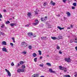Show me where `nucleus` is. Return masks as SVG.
Instances as JSON below:
<instances>
[{
	"label": "nucleus",
	"instance_id": "obj_7",
	"mask_svg": "<svg viewBox=\"0 0 77 77\" xmlns=\"http://www.w3.org/2000/svg\"><path fill=\"white\" fill-rule=\"evenodd\" d=\"M39 77V74H35L33 75L32 77Z\"/></svg>",
	"mask_w": 77,
	"mask_h": 77
},
{
	"label": "nucleus",
	"instance_id": "obj_6",
	"mask_svg": "<svg viewBox=\"0 0 77 77\" xmlns=\"http://www.w3.org/2000/svg\"><path fill=\"white\" fill-rule=\"evenodd\" d=\"M2 50L3 51L7 52V49L5 47L4 48H2Z\"/></svg>",
	"mask_w": 77,
	"mask_h": 77
},
{
	"label": "nucleus",
	"instance_id": "obj_35",
	"mask_svg": "<svg viewBox=\"0 0 77 77\" xmlns=\"http://www.w3.org/2000/svg\"><path fill=\"white\" fill-rule=\"evenodd\" d=\"M74 42H75V43H77V39L75 38Z\"/></svg>",
	"mask_w": 77,
	"mask_h": 77
},
{
	"label": "nucleus",
	"instance_id": "obj_40",
	"mask_svg": "<svg viewBox=\"0 0 77 77\" xmlns=\"http://www.w3.org/2000/svg\"><path fill=\"white\" fill-rule=\"evenodd\" d=\"M12 66H14V62H12V63L11 64Z\"/></svg>",
	"mask_w": 77,
	"mask_h": 77
},
{
	"label": "nucleus",
	"instance_id": "obj_50",
	"mask_svg": "<svg viewBox=\"0 0 77 77\" xmlns=\"http://www.w3.org/2000/svg\"><path fill=\"white\" fill-rule=\"evenodd\" d=\"M74 74H75V75H77V72H75L74 73Z\"/></svg>",
	"mask_w": 77,
	"mask_h": 77
},
{
	"label": "nucleus",
	"instance_id": "obj_22",
	"mask_svg": "<svg viewBox=\"0 0 77 77\" xmlns=\"http://www.w3.org/2000/svg\"><path fill=\"white\" fill-rule=\"evenodd\" d=\"M46 65H48V66H51V64L48 63H46Z\"/></svg>",
	"mask_w": 77,
	"mask_h": 77
},
{
	"label": "nucleus",
	"instance_id": "obj_64",
	"mask_svg": "<svg viewBox=\"0 0 77 77\" xmlns=\"http://www.w3.org/2000/svg\"><path fill=\"white\" fill-rule=\"evenodd\" d=\"M10 20H12V19H10Z\"/></svg>",
	"mask_w": 77,
	"mask_h": 77
},
{
	"label": "nucleus",
	"instance_id": "obj_46",
	"mask_svg": "<svg viewBox=\"0 0 77 77\" xmlns=\"http://www.w3.org/2000/svg\"><path fill=\"white\" fill-rule=\"evenodd\" d=\"M72 9H75V7L74 6H72Z\"/></svg>",
	"mask_w": 77,
	"mask_h": 77
},
{
	"label": "nucleus",
	"instance_id": "obj_59",
	"mask_svg": "<svg viewBox=\"0 0 77 77\" xmlns=\"http://www.w3.org/2000/svg\"><path fill=\"white\" fill-rule=\"evenodd\" d=\"M64 27H63V28H61V30L62 29H64Z\"/></svg>",
	"mask_w": 77,
	"mask_h": 77
},
{
	"label": "nucleus",
	"instance_id": "obj_16",
	"mask_svg": "<svg viewBox=\"0 0 77 77\" xmlns=\"http://www.w3.org/2000/svg\"><path fill=\"white\" fill-rule=\"evenodd\" d=\"M8 76L9 77H11V72H8Z\"/></svg>",
	"mask_w": 77,
	"mask_h": 77
},
{
	"label": "nucleus",
	"instance_id": "obj_4",
	"mask_svg": "<svg viewBox=\"0 0 77 77\" xmlns=\"http://www.w3.org/2000/svg\"><path fill=\"white\" fill-rule=\"evenodd\" d=\"M49 72H50V73H54L56 74V71L53 70V69L51 68H50L49 69Z\"/></svg>",
	"mask_w": 77,
	"mask_h": 77
},
{
	"label": "nucleus",
	"instance_id": "obj_28",
	"mask_svg": "<svg viewBox=\"0 0 77 77\" xmlns=\"http://www.w3.org/2000/svg\"><path fill=\"white\" fill-rule=\"evenodd\" d=\"M65 77H71L70 75H65Z\"/></svg>",
	"mask_w": 77,
	"mask_h": 77
},
{
	"label": "nucleus",
	"instance_id": "obj_56",
	"mask_svg": "<svg viewBox=\"0 0 77 77\" xmlns=\"http://www.w3.org/2000/svg\"><path fill=\"white\" fill-rule=\"evenodd\" d=\"M67 29H70V27H68L67 28Z\"/></svg>",
	"mask_w": 77,
	"mask_h": 77
},
{
	"label": "nucleus",
	"instance_id": "obj_44",
	"mask_svg": "<svg viewBox=\"0 0 77 77\" xmlns=\"http://www.w3.org/2000/svg\"><path fill=\"white\" fill-rule=\"evenodd\" d=\"M23 54H26V52H25V51H23Z\"/></svg>",
	"mask_w": 77,
	"mask_h": 77
},
{
	"label": "nucleus",
	"instance_id": "obj_52",
	"mask_svg": "<svg viewBox=\"0 0 77 77\" xmlns=\"http://www.w3.org/2000/svg\"><path fill=\"white\" fill-rule=\"evenodd\" d=\"M35 37H36V35H34L32 37L33 38H35Z\"/></svg>",
	"mask_w": 77,
	"mask_h": 77
},
{
	"label": "nucleus",
	"instance_id": "obj_53",
	"mask_svg": "<svg viewBox=\"0 0 77 77\" xmlns=\"http://www.w3.org/2000/svg\"><path fill=\"white\" fill-rule=\"evenodd\" d=\"M4 12H6V10H4Z\"/></svg>",
	"mask_w": 77,
	"mask_h": 77
},
{
	"label": "nucleus",
	"instance_id": "obj_38",
	"mask_svg": "<svg viewBox=\"0 0 77 77\" xmlns=\"http://www.w3.org/2000/svg\"><path fill=\"white\" fill-rule=\"evenodd\" d=\"M73 42L74 41H73V40H72V39H71L70 40V42H71V43H72V42Z\"/></svg>",
	"mask_w": 77,
	"mask_h": 77
},
{
	"label": "nucleus",
	"instance_id": "obj_18",
	"mask_svg": "<svg viewBox=\"0 0 77 77\" xmlns=\"http://www.w3.org/2000/svg\"><path fill=\"white\" fill-rule=\"evenodd\" d=\"M17 72H19V73H20V72H21V69H18L17 70Z\"/></svg>",
	"mask_w": 77,
	"mask_h": 77
},
{
	"label": "nucleus",
	"instance_id": "obj_11",
	"mask_svg": "<svg viewBox=\"0 0 77 77\" xmlns=\"http://www.w3.org/2000/svg\"><path fill=\"white\" fill-rule=\"evenodd\" d=\"M28 35L30 38H31L32 36H33V34L32 32L29 33H28Z\"/></svg>",
	"mask_w": 77,
	"mask_h": 77
},
{
	"label": "nucleus",
	"instance_id": "obj_9",
	"mask_svg": "<svg viewBox=\"0 0 77 77\" xmlns=\"http://www.w3.org/2000/svg\"><path fill=\"white\" fill-rule=\"evenodd\" d=\"M27 15H28V16L29 17V18H30V17L31 16V15H32V13L30 12H28V14H27Z\"/></svg>",
	"mask_w": 77,
	"mask_h": 77
},
{
	"label": "nucleus",
	"instance_id": "obj_12",
	"mask_svg": "<svg viewBox=\"0 0 77 77\" xmlns=\"http://www.w3.org/2000/svg\"><path fill=\"white\" fill-rule=\"evenodd\" d=\"M2 44L4 45H6V42L5 41H3L2 42Z\"/></svg>",
	"mask_w": 77,
	"mask_h": 77
},
{
	"label": "nucleus",
	"instance_id": "obj_5",
	"mask_svg": "<svg viewBox=\"0 0 77 77\" xmlns=\"http://www.w3.org/2000/svg\"><path fill=\"white\" fill-rule=\"evenodd\" d=\"M50 4L51 5H52L53 6H54V5H56L55 2H53V1H51L50 3Z\"/></svg>",
	"mask_w": 77,
	"mask_h": 77
},
{
	"label": "nucleus",
	"instance_id": "obj_25",
	"mask_svg": "<svg viewBox=\"0 0 77 77\" xmlns=\"http://www.w3.org/2000/svg\"><path fill=\"white\" fill-rule=\"evenodd\" d=\"M38 52L39 53V55H41L42 54V53L41 52V51H38Z\"/></svg>",
	"mask_w": 77,
	"mask_h": 77
},
{
	"label": "nucleus",
	"instance_id": "obj_57",
	"mask_svg": "<svg viewBox=\"0 0 77 77\" xmlns=\"http://www.w3.org/2000/svg\"><path fill=\"white\" fill-rule=\"evenodd\" d=\"M46 56L47 57H50V56H49V55H46Z\"/></svg>",
	"mask_w": 77,
	"mask_h": 77
},
{
	"label": "nucleus",
	"instance_id": "obj_43",
	"mask_svg": "<svg viewBox=\"0 0 77 77\" xmlns=\"http://www.w3.org/2000/svg\"><path fill=\"white\" fill-rule=\"evenodd\" d=\"M47 19V16H46L45 17V18L44 19L45 20H46Z\"/></svg>",
	"mask_w": 77,
	"mask_h": 77
},
{
	"label": "nucleus",
	"instance_id": "obj_23",
	"mask_svg": "<svg viewBox=\"0 0 77 77\" xmlns=\"http://www.w3.org/2000/svg\"><path fill=\"white\" fill-rule=\"evenodd\" d=\"M73 5L75 7V6H77V3H73Z\"/></svg>",
	"mask_w": 77,
	"mask_h": 77
},
{
	"label": "nucleus",
	"instance_id": "obj_21",
	"mask_svg": "<svg viewBox=\"0 0 77 77\" xmlns=\"http://www.w3.org/2000/svg\"><path fill=\"white\" fill-rule=\"evenodd\" d=\"M37 60H38V58H37V57L35 58L34 59V62H37Z\"/></svg>",
	"mask_w": 77,
	"mask_h": 77
},
{
	"label": "nucleus",
	"instance_id": "obj_31",
	"mask_svg": "<svg viewBox=\"0 0 77 77\" xmlns=\"http://www.w3.org/2000/svg\"><path fill=\"white\" fill-rule=\"evenodd\" d=\"M41 21H44L45 20H44V18L42 17L41 18Z\"/></svg>",
	"mask_w": 77,
	"mask_h": 77
},
{
	"label": "nucleus",
	"instance_id": "obj_41",
	"mask_svg": "<svg viewBox=\"0 0 77 77\" xmlns=\"http://www.w3.org/2000/svg\"><path fill=\"white\" fill-rule=\"evenodd\" d=\"M3 17L2 16V15L0 13V18H2Z\"/></svg>",
	"mask_w": 77,
	"mask_h": 77
},
{
	"label": "nucleus",
	"instance_id": "obj_19",
	"mask_svg": "<svg viewBox=\"0 0 77 77\" xmlns=\"http://www.w3.org/2000/svg\"><path fill=\"white\" fill-rule=\"evenodd\" d=\"M41 38L42 40H45V39H46V37H41Z\"/></svg>",
	"mask_w": 77,
	"mask_h": 77
},
{
	"label": "nucleus",
	"instance_id": "obj_26",
	"mask_svg": "<svg viewBox=\"0 0 77 77\" xmlns=\"http://www.w3.org/2000/svg\"><path fill=\"white\" fill-rule=\"evenodd\" d=\"M39 66L41 67H43V66H44V64L43 63H42V64H39Z\"/></svg>",
	"mask_w": 77,
	"mask_h": 77
},
{
	"label": "nucleus",
	"instance_id": "obj_34",
	"mask_svg": "<svg viewBox=\"0 0 77 77\" xmlns=\"http://www.w3.org/2000/svg\"><path fill=\"white\" fill-rule=\"evenodd\" d=\"M10 23V22H9V21H8L7 22H6V24H9Z\"/></svg>",
	"mask_w": 77,
	"mask_h": 77
},
{
	"label": "nucleus",
	"instance_id": "obj_45",
	"mask_svg": "<svg viewBox=\"0 0 77 77\" xmlns=\"http://www.w3.org/2000/svg\"><path fill=\"white\" fill-rule=\"evenodd\" d=\"M10 44L12 46H13V45H14V44L12 43H10Z\"/></svg>",
	"mask_w": 77,
	"mask_h": 77
},
{
	"label": "nucleus",
	"instance_id": "obj_24",
	"mask_svg": "<svg viewBox=\"0 0 77 77\" xmlns=\"http://www.w3.org/2000/svg\"><path fill=\"white\" fill-rule=\"evenodd\" d=\"M20 65H23V64L24 63V62H23V61H21L20 62Z\"/></svg>",
	"mask_w": 77,
	"mask_h": 77
},
{
	"label": "nucleus",
	"instance_id": "obj_42",
	"mask_svg": "<svg viewBox=\"0 0 77 77\" xmlns=\"http://www.w3.org/2000/svg\"><path fill=\"white\" fill-rule=\"evenodd\" d=\"M67 0H63V3H66V2Z\"/></svg>",
	"mask_w": 77,
	"mask_h": 77
},
{
	"label": "nucleus",
	"instance_id": "obj_63",
	"mask_svg": "<svg viewBox=\"0 0 77 77\" xmlns=\"http://www.w3.org/2000/svg\"><path fill=\"white\" fill-rule=\"evenodd\" d=\"M13 19H14V17H13Z\"/></svg>",
	"mask_w": 77,
	"mask_h": 77
},
{
	"label": "nucleus",
	"instance_id": "obj_3",
	"mask_svg": "<svg viewBox=\"0 0 77 77\" xmlns=\"http://www.w3.org/2000/svg\"><path fill=\"white\" fill-rule=\"evenodd\" d=\"M64 60L67 62H71V60L69 57H68V58H65Z\"/></svg>",
	"mask_w": 77,
	"mask_h": 77
},
{
	"label": "nucleus",
	"instance_id": "obj_2",
	"mask_svg": "<svg viewBox=\"0 0 77 77\" xmlns=\"http://www.w3.org/2000/svg\"><path fill=\"white\" fill-rule=\"evenodd\" d=\"M59 68L60 69V70H63L64 72H66V71H67V69H66V68L63 67L61 66H59Z\"/></svg>",
	"mask_w": 77,
	"mask_h": 77
},
{
	"label": "nucleus",
	"instance_id": "obj_27",
	"mask_svg": "<svg viewBox=\"0 0 77 77\" xmlns=\"http://www.w3.org/2000/svg\"><path fill=\"white\" fill-rule=\"evenodd\" d=\"M32 46L30 45H29L28 46V48H29V50H31V49H32Z\"/></svg>",
	"mask_w": 77,
	"mask_h": 77
},
{
	"label": "nucleus",
	"instance_id": "obj_14",
	"mask_svg": "<svg viewBox=\"0 0 77 77\" xmlns=\"http://www.w3.org/2000/svg\"><path fill=\"white\" fill-rule=\"evenodd\" d=\"M66 14L67 15V17H69V16H71V14H70V13L69 12L66 13Z\"/></svg>",
	"mask_w": 77,
	"mask_h": 77
},
{
	"label": "nucleus",
	"instance_id": "obj_15",
	"mask_svg": "<svg viewBox=\"0 0 77 77\" xmlns=\"http://www.w3.org/2000/svg\"><path fill=\"white\" fill-rule=\"evenodd\" d=\"M51 38L52 39H53L54 40H56V39H57V38L55 37H51Z\"/></svg>",
	"mask_w": 77,
	"mask_h": 77
},
{
	"label": "nucleus",
	"instance_id": "obj_13",
	"mask_svg": "<svg viewBox=\"0 0 77 77\" xmlns=\"http://www.w3.org/2000/svg\"><path fill=\"white\" fill-rule=\"evenodd\" d=\"M32 56L33 57H36L37 56V55L35 53H34L33 54H32Z\"/></svg>",
	"mask_w": 77,
	"mask_h": 77
},
{
	"label": "nucleus",
	"instance_id": "obj_49",
	"mask_svg": "<svg viewBox=\"0 0 77 77\" xmlns=\"http://www.w3.org/2000/svg\"><path fill=\"white\" fill-rule=\"evenodd\" d=\"M70 26L72 28H73V26L72 25H71Z\"/></svg>",
	"mask_w": 77,
	"mask_h": 77
},
{
	"label": "nucleus",
	"instance_id": "obj_20",
	"mask_svg": "<svg viewBox=\"0 0 77 77\" xmlns=\"http://www.w3.org/2000/svg\"><path fill=\"white\" fill-rule=\"evenodd\" d=\"M21 72H24L25 71V69H21Z\"/></svg>",
	"mask_w": 77,
	"mask_h": 77
},
{
	"label": "nucleus",
	"instance_id": "obj_51",
	"mask_svg": "<svg viewBox=\"0 0 77 77\" xmlns=\"http://www.w3.org/2000/svg\"><path fill=\"white\" fill-rule=\"evenodd\" d=\"M25 27H29V25H26L25 26Z\"/></svg>",
	"mask_w": 77,
	"mask_h": 77
},
{
	"label": "nucleus",
	"instance_id": "obj_32",
	"mask_svg": "<svg viewBox=\"0 0 77 77\" xmlns=\"http://www.w3.org/2000/svg\"><path fill=\"white\" fill-rule=\"evenodd\" d=\"M47 5V2H45L44 3V4H43V5L44 6H46Z\"/></svg>",
	"mask_w": 77,
	"mask_h": 77
},
{
	"label": "nucleus",
	"instance_id": "obj_17",
	"mask_svg": "<svg viewBox=\"0 0 77 77\" xmlns=\"http://www.w3.org/2000/svg\"><path fill=\"white\" fill-rule=\"evenodd\" d=\"M21 68L22 69H25L26 68V66L24 65H23L21 66Z\"/></svg>",
	"mask_w": 77,
	"mask_h": 77
},
{
	"label": "nucleus",
	"instance_id": "obj_29",
	"mask_svg": "<svg viewBox=\"0 0 77 77\" xmlns=\"http://www.w3.org/2000/svg\"><path fill=\"white\" fill-rule=\"evenodd\" d=\"M57 48L58 50H59V49H60V47L59 46H58V45H57Z\"/></svg>",
	"mask_w": 77,
	"mask_h": 77
},
{
	"label": "nucleus",
	"instance_id": "obj_37",
	"mask_svg": "<svg viewBox=\"0 0 77 77\" xmlns=\"http://www.w3.org/2000/svg\"><path fill=\"white\" fill-rule=\"evenodd\" d=\"M4 27H5V25L3 24L1 26V28H3Z\"/></svg>",
	"mask_w": 77,
	"mask_h": 77
},
{
	"label": "nucleus",
	"instance_id": "obj_33",
	"mask_svg": "<svg viewBox=\"0 0 77 77\" xmlns=\"http://www.w3.org/2000/svg\"><path fill=\"white\" fill-rule=\"evenodd\" d=\"M37 11H38V10L36 9L35 10V14H37V15H38V12H37Z\"/></svg>",
	"mask_w": 77,
	"mask_h": 77
},
{
	"label": "nucleus",
	"instance_id": "obj_48",
	"mask_svg": "<svg viewBox=\"0 0 77 77\" xmlns=\"http://www.w3.org/2000/svg\"><path fill=\"white\" fill-rule=\"evenodd\" d=\"M59 53L60 54H62V52L61 51H59Z\"/></svg>",
	"mask_w": 77,
	"mask_h": 77
},
{
	"label": "nucleus",
	"instance_id": "obj_47",
	"mask_svg": "<svg viewBox=\"0 0 77 77\" xmlns=\"http://www.w3.org/2000/svg\"><path fill=\"white\" fill-rule=\"evenodd\" d=\"M11 39L13 41V40H14L15 39V38L14 37H12L11 38Z\"/></svg>",
	"mask_w": 77,
	"mask_h": 77
},
{
	"label": "nucleus",
	"instance_id": "obj_1",
	"mask_svg": "<svg viewBox=\"0 0 77 77\" xmlns=\"http://www.w3.org/2000/svg\"><path fill=\"white\" fill-rule=\"evenodd\" d=\"M21 45L22 47H26L28 46V44L25 42H23L21 43Z\"/></svg>",
	"mask_w": 77,
	"mask_h": 77
},
{
	"label": "nucleus",
	"instance_id": "obj_61",
	"mask_svg": "<svg viewBox=\"0 0 77 77\" xmlns=\"http://www.w3.org/2000/svg\"><path fill=\"white\" fill-rule=\"evenodd\" d=\"M0 21H2V19H0Z\"/></svg>",
	"mask_w": 77,
	"mask_h": 77
},
{
	"label": "nucleus",
	"instance_id": "obj_55",
	"mask_svg": "<svg viewBox=\"0 0 77 77\" xmlns=\"http://www.w3.org/2000/svg\"><path fill=\"white\" fill-rule=\"evenodd\" d=\"M13 42H14V43L15 42V39L13 40Z\"/></svg>",
	"mask_w": 77,
	"mask_h": 77
},
{
	"label": "nucleus",
	"instance_id": "obj_62",
	"mask_svg": "<svg viewBox=\"0 0 77 77\" xmlns=\"http://www.w3.org/2000/svg\"><path fill=\"white\" fill-rule=\"evenodd\" d=\"M60 39H62V38H60Z\"/></svg>",
	"mask_w": 77,
	"mask_h": 77
},
{
	"label": "nucleus",
	"instance_id": "obj_8",
	"mask_svg": "<svg viewBox=\"0 0 77 77\" xmlns=\"http://www.w3.org/2000/svg\"><path fill=\"white\" fill-rule=\"evenodd\" d=\"M10 26H11V27H14V26H17V23H11V24H10Z\"/></svg>",
	"mask_w": 77,
	"mask_h": 77
},
{
	"label": "nucleus",
	"instance_id": "obj_10",
	"mask_svg": "<svg viewBox=\"0 0 77 77\" xmlns=\"http://www.w3.org/2000/svg\"><path fill=\"white\" fill-rule=\"evenodd\" d=\"M35 23H34V24L35 25H37V24H38V23H39V22L38 21V20H35Z\"/></svg>",
	"mask_w": 77,
	"mask_h": 77
},
{
	"label": "nucleus",
	"instance_id": "obj_30",
	"mask_svg": "<svg viewBox=\"0 0 77 77\" xmlns=\"http://www.w3.org/2000/svg\"><path fill=\"white\" fill-rule=\"evenodd\" d=\"M57 28L59 29L60 30H62V28L60 27V26H58Z\"/></svg>",
	"mask_w": 77,
	"mask_h": 77
},
{
	"label": "nucleus",
	"instance_id": "obj_39",
	"mask_svg": "<svg viewBox=\"0 0 77 77\" xmlns=\"http://www.w3.org/2000/svg\"><path fill=\"white\" fill-rule=\"evenodd\" d=\"M5 70L6 71V72H7V73L8 72H9V70H8V69H5Z\"/></svg>",
	"mask_w": 77,
	"mask_h": 77
},
{
	"label": "nucleus",
	"instance_id": "obj_54",
	"mask_svg": "<svg viewBox=\"0 0 77 77\" xmlns=\"http://www.w3.org/2000/svg\"><path fill=\"white\" fill-rule=\"evenodd\" d=\"M75 49L77 51V47H75Z\"/></svg>",
	"mask_w": 77,
	"mask_h": 77
},
{
	"label": "nucleus",
	"instance_id": "obj_58",
	"mask_svg": "<svg viewBox=\"0 0 77 77\" xmlns=\"http://www.w3.org/2000/svg\"><path fill=\"white\" fill-rule=\"evenodd\" d=\"M42 57H40V59H42Z\"/></svg>",
	"mask_w": 77,
	"mask_h": 77
},
{
	"label": "nucleus",
	"instance_id": "obj_60",
	"mask_svg": "<svg viewBox=\"0 0 77 77\" xmlns=\"http://www.w3.org/2000/svg\"><path fill=\"white\" fill-rule=\"evenodd\" d=\"M40 77H45L44 76H40Z\"/></svg>",
	"mask_w": 77,
	"mask_h": 77
},
{
	"label": "nucleus",
	"instance_id": "obj_36",
	"mask_svg": "<svg viewBox=\"0 0 77 77\" xmlns=\"http://www.w3.org/2000/svg\"><path fill=\"white\" fill-rule=\"evenodd\" d=\"M20 64L19 63L17 64V65L16 66L17 67H20Z\"/></svg>",
	"mask_w": 77,
	"mask_h": 77
}]
</instances>
